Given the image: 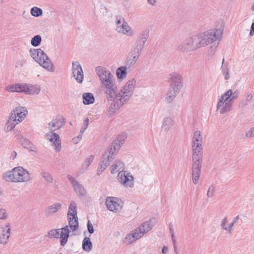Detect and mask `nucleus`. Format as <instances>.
Segmentation results:
<instances>
[{"mask_svg": "<svg viewBox=\"0 0 254 254\" xmlns=\"http://www.w3.org/2000/svg\"><path fill=\"white\" fill-rule=\"evenodd\" d=\"M202 152H192V171H201L202 167Z\"/></svg>", "mask_w": 254, "mask_h": 254, "instance_id": "25", "label": "nucleus"}, {"mask_svg": "<svg viewBox=\"0 0 254 254\" xmlns=\"http://www.w3.org/2000/svg\"><path fill=\"white\" fill-rule=\"evenodd\" d=\"M127 67L122 66L119 67L116 72V76L119 81H123L127 76Z\"/></svg>", "mask_w": 254, "mask_h": 254, "instance_id": "33", "label": "nucleus"}, {"mask_svg": "<svg viewBox=\"0 0 254 254\" xmlns=\"http://www.w3.org/2000/svg\"><path fill=\"white\" fill-rule=\"evenodd\" d=\"M2 178L6 182L13 183H27L32 179L31 174L20 166L5 172L3 174Z\"/></svg>", "mask_w": 254, "mask_h": 254, "instance_id": "3", "label": "nucleus"}, {"mask_svg": "<svg viewBox=\"0 0 254 254\" xmlns=\"http://www.w3.org/2000/svg\"><path fill=\"white\" fill-rule=\"evenodd\" d=\"M42 10L37 7H33L31 9V14L35 17H38L42 14Z\"/></svg>", "mask_w": 254, "mask_h": 254, "instance_id": "46", "label": "nucleus"}, {"mask_svg": "<svg viewBox=\"0 0 254 254\" xmlns=\"http://www.w3.org/2000/svg\"><path fill=\"white\" fill-rule=\"evenodd\" d=\"M180 92V90L169 88L165 97L164 102L167 104L171 103Z\"/></svg>", "mask_w": 254, "mask_h": 254, "instance_id": "29", "label": "nucleus"}, {"mask_svg": "<svg viewBox=\"0 0 254 254\" xmlns=\"http://www.w3.org/2000/svg\"><path fill=\"white\" fill-rule=\"evenodd\" d=\"M238 97L237 92L229 89L219 96L216 105V111L223 115L230 112L233 109L234 101Z\"/></svg>", "mask_w": 254, "mask_h": 254, "instance_id": "2", "label": "nucleus"}, {"mask_svg": "<svg viewBox=\"0 0 254 254\" xmlns=\"http://www.w3.org/2000/svg\"><path fill=\"white\" fill-rule=\"evenodd\" d=\"M250 35L251 36H253L254 35V22L252 23L251 25V29L250 32Z\"/></svg>", "mask_w": 254, "mask_h": 254, "instance_id": "55", "label": "nucleus"}, {"mask_svg": "<svg viewBox=\"0 0 254 254\" xmlns=\"http://www.w3.org/2000/svg\"><path fill=\"white\" fill-rule=\"evenodd\" d=\"M21 144L26 149L31 151H35L36 148L35 146L28 139L21 138L20 140Z\"/></svg>", "mask_w": 254, "mask_h": 254, "instance_id": "38", "label": "nucleus"}, {"mask_svg": "<svg viewBox=\"0 0 254 254\" xmlns=\"http://www.w3.org/2000/svg\"><path fill=\"white\" fill-rule=\"evenodd\" d=\"M118 180L125 188H132L134 186V178L130 173L127 171H120L118 174Z\"/></svg>", "mask_w": 254, "mask_h": 254, "instance_id": "16", "label": "nucleus"}, {"mask_svg": "<svg viewBox=\"0 0 254 254\" xmlns=\"http://www.w3.org/2000/svg\"><path fill=\"white\" fill-rule=\"evenodd\" d=\"M17 155V153L15 151H12L10 155V158L12 159H14Z\"/></svg>", "mask_w": 254, "mask_h": 254, "instance_id": "56", "label": "nucleus"}, {"mask_svg": "<svg viewBox=\"0 0 254 254\" xmlns=\"http://www.w3.org/2000/svg\"><path fill=\"white\" fill-rule=\"evenodd\" d=\"M11 233L9 224L7 223L0 228V243L6 244L8 241Z\"/></svg>", "mask_w": 254, "mask_h": 254, "instance_id": "24", "label": "nucleus"}, {"mask_svg": "<svg viewBox=\"0 0 254 254\" xmlns=\"http://www.w3.org/2000/svg\"><path fill=\"white\" fill-rule=\"evenodd\" d=\"M224 31L223 26L207 30L195 35L199 48L207 45L206 56L208 59H211L215 54L217 46L221 40Z\"/></svg>", "mask_w": 254, "mask_h": 254, "instance_id": "1", "label": "nucleus"}, {"mask_svg": "<svg viewBox=\"0 0 254 254\" xmlns=\"http://www.w3.org/2000/svg\"><path fill=\"white\" fill-rule=\"evenodd\" d=\"M144 234L140 230V228L137 227L130 232V233L126 235L125 237V242L130 244L140 239L143 236Z\"/></svg>", "mask_w": 254, "mask_h": 254, "instance_id": "23", "label": "nucleus"}, {"mask_svg": "<svg viewBox=\"0 0 254 254\" xmlns=\"http://www.w3.org/2000/svg\"><path fill=\"white\" fill-rule=\"evenodd\" d=\"M246 136L248 137H254V127H251L247 132Z\"/></svg>", "mask_w": 254, "mask_h": 254, "instance_id": "51", "label": "nucleus"}, {"mask_svg": "<svg viewBox=\"0 0 254 254\" xmlns=\"http://www.w3.org/2000/svg\"><path fill=\"white\" fill-rule=\"evenodd\" d=\"M148 37L149 33L146 30L142 31L137 37L135 46L132 49L127 59V63L129 66H133L136 63Z\"/></svg>", "mask_w": 254, "mask_h": 254, "instance_id": "4", "label": "nucleus"}, {"mask_svg": "<svg viewBox=\"0 0 254 254\" xmlns=\"http://www.w3.org/2000/svg\"><path fill=\"white\" fill-rule=\"evenodd\" d=\"M62 204L61 203H55L48 206L46 210V214L48 216L55 214L62 208Z\"/></svg>", "mask_w": 254, "mask_h": 254, "instance_id": "31", "label": "nucleus"}, {"mask_svg": "<svg viewBox=\"0 0 254 254\" xmlns=\"http://www.w3.org/2000/svg\"><path fill=\"white\" fill-rule=\"evenodd\" d=\"M82 247L83 250L89 253L92 249V243L89 238L85 237L82 241Z\"/></svg>", "mask_w": 254, "mask_h": 254, "instance_id": "36", "label": "nucleus"}, {"mask_svg": "<svg viewBox=\"0 0 254 254\" xmlns=\"http://www.w3.org/2000/svg\"><path fill=\"white\" fill-rule=\"evenodd\" d=\"M87 229L89 233L93 234L94 232V229L93 225L90 220H88L87 224Z\"/></svg>", "mask_w": 254, "mask_h": 254, "instance_id": "50", "label": "nucleus"}, {"mask_svg": "<svg viewBox=\"0 0 254 254\" xmlns=\"http://www.w3.org/2000/svg\"><path fill=\"white\" fill-rule=\"evenodd\" d=\"M42 42V37L39 35L34 36L31 40V44L33 47L39 46Z\"/></svg>", "mask_w": 254, "mask_h": 254, "instance_id": "44", "label": "nucleus"}, {"mask_svg": "<svg viewBox=\"0 0 254 254\" xmlns=\"http://www.w3.org/2000/svg\"><path fill=\"white\" fill-rule=\"evenodd\" d=\"M26 83H17L8 85L5 90L9 92H18L25 93Z\"/></svg>", "mask_w": 254, "mask_h": 254, "instance_id": "26", "label": "nucleus"}, {"mask_svg": "<svg viewBox=\"0 0 254 254\" xmlns=\"http://www.w3.org/2000/svg\"><path fill=\"white\" fill-rule=\"evenodd\" d=\"M215 191V187L213 186H211L209 187L207 192V196L208 197H212L214 195Z\"/></svg>", "mask_w": 254, "mask_h": 254, "instance_id": "48", "label": "nucleus"}, {"mask_svg": "<svg viewBox=\"0 0 254 254\" xmlns=\"http://www.w3.org/2000/svg\"><path fill=\"white\" fill-rule=\"evenodd\" d=\"M116 30L118 33L128 37H132L135 35L134 30L131 28L123 17L118 16L116 17Z\"/></svg>", "mask_w": 254, "mask_h": 254, "instance_id": "10", "label": "nucleus"}, {"mask_svg": "<svg viewBox=\"0 0 254 254\" xmlns=\"http://www.w3.org/2000/svg\"><path fill=\"white\" fill-rule=\"evenodd\" d=\"M95 71L99 78L101 87L104 90L117 86L114 75L109 69L98 66L96 67Z\"/></svg>", "mask_w": 254, "mask_h": 254, "instance_id": "6", "label": "nucleus"}, {"mask_svg": "<svg viewBox=\"0 0 254 254\" xmlns=\"http://www.w3.org/2000/svg\"><path fill=\"white\" fill-rule=\"evenodd\" d=\"M175 252H177V250H176V248H175Z\"/></svg>", "mask_w": 254, "mask_h": 254, "instance_id": "62", "label": "nucleus"}, {"mask_svg": "<svg viewBox=\"0 0 254 254\" xmlns=\"http://www.w3.org/2000/svg\"><path fill=\"white\" fill-rule=\"evenodd\" d=\"M170 230L171 233H172V232H173V230L172 228H170Z\"/></svg>", "mask_w": 254, "mask_h": 254, "instance_id": "60", "label": "nucleus"}, {"mask_svg": "<svg viewBox=\"0 0 254 254\" xmlns=\"http://www.w3.org/2000/svg\"><path fill=\"white\" fill-rule=\"evenodd\" d=\"M136 85V80L132 78L127 81L119 91L120 102L122 106L127 102L132 96Z\"/></svg>", "mask_w": 254, "mask_h": 254, "instance_id": "7", "label": "nucleus"}, {"mask_svg": "<svg viewBox=\"0 0 254 254\" xmlns=\"http://www.w3.org/2000/svg\"><path fill=\"white\" fill-rule=\"evenodd\" d=\"M148 4L152 6H155L157 4V0H147Z\"/></svg>", "mask_w": 254, "mask_h": 254, "instance_id": "54", "label": "nucleus"}, {"mask_svg": "<svg viewBox=\"0 0 254 254\" xmlns=\"http://www.w3.org/2000/svg\"><path fill=\"white\" fill-rule=\"evenodd\" d=\"M112 102L109 106L108 109V114L109 116H112L113 114H114L117 110H118L119 108H120L122 106L118 105V103L112 101Z\"/></svg>", "mask_w": 254, "mask_h": 254, "instance_id": "42", "label": "nucleus"}, {"mask_svg": "<svg viewBox=\"0 0 254 254\" xmlns=\"http://www.w3.org/2000/svg\"><path fill=\"white\" fill-rule=\"evenodd\" d=\"M117 85L112 88L104 90L106 98L110 101H114L118 103V105L122 106L121 102L120 100V92L117 90Z\"/></svg>", "mask_w": 254, "mask_h": 254, "instance_id": "19", "label": "nucleus"}, {"mask_svg": "<svg viewBox=\"0 0 254 254\" xmlns=\"http://www.w3.org/2000/svg\"><path fill=\"white\" fill-rule=\"evenodd\" d=\"M83 103L84 105H89L94 102L95 99L91 93H84L82 94Z\"/></svg>", "mask_w": 254, "mask_h": 254, "instance_id": "34", "label": "nucleus"}, {"mask_svg": "<svg viewBox=\"0 0 254 254\" xmlns=\"http://www.w3.org/2000/svg\"><path fill=\"white\" fill-rule=\"evenodd\" d=\"M76 216H77L76 204L75 201H71L68 207L67 217Z\"/></svg>", "mask_w": 254, "mask_h": 254, "instance_id": "35", "label": "nucleus"}, {"mask_svg": "<svg viewBox=\"0 0 254 254\" xmlns=\"http://www.w3.org/2000/svg\"><path fill=\"white\" fill-rule=\"evenodd\" d=\"M224 59H223L222 64H223ZM222 71L223 75L225 80H228L230 77V69L227 65H222Z\"/></svg>", "mask_w": 254, "mask_h": 254, "instance_id": "43", "label": "nucleus"}, {"mask_svg": "<svg viewBox=\"0 0 254 254\" xmlns=\"http://www.w3.org/2000/svg\"><path fill=\"white\" fill-rule=\"evenodd\" d=\"M86 130V128L83 127H81V128L80 130L79 134L82 135V134Z\"/></svg>", "mask_w": 254, "mask_h": 254, "instance_id": "58", "label": "nucleus"}, {"mask_svg": "<svg viewBox=\"0 0 254 254\" xmlns=\"http://www.w3.org/2000/svg\"><path fill=\"white\" fill-rule=\"evenodd\" d=\"M94 159V156L93 155H89L87 157H86L84 160L83 162L81 164V168H80V172L84 173L87 171L88 169V168L92 162L93 161Z\"/></svg>", "mask_w": 254, "mask_h": 254, "instance_id": "30", "label": "nucleus"}, {"mask_svg": "<svg viewBox=\"0 0 254 254\" xmlns=\"http://www.w3.org/2000/svg\"><path fill=\"white\" fill-rule=\"evenodd\" d=\"M175 125V121L172 117L168 116L165 117L162 121V129L166 132L169 131Z\"/></svg>", "mask_w": 254, "mask_h": 254, "instance_id": "27", "label": "nucleus"}, {"mask_svg": "<svg viewBox=\"0 0 254 254\" xmlns=\"http://www.w3.org/2000/svg\"><path fill=\"white\" fill-rule=\"evenodd\" d=\"M8 217V215L4 209H0V219H6Z\"/></svg>", "mask_w": 254, "mask_h": 254, "instance_id": "49", "label": "nucleus"}, {"mask_svg": "<svg viewBox=\"0 0 254 254\" xmlns=\"http://www.w3.org/2000/svg\"><path fill=\"white\" fill-rule=\"evenodd\" d=\"M41 175L47 183H52L53 182V178L50 173L44 171L41 172Z\"/></svg>", "mask_w": 254, "mask_h": 254, "instance_id": "45", "label": "nucleus"}, {"mask_svg": "<svg viewBox=\"0 0 254 254\" xmlns=\"http://www.w3.org/2000/svg\"><path fill=\"white\" fill-rule=\"evenodd\" d=\"M239 219V216H237L231 221H229L227 217H225L221 222V227L228 233L231 234L234 230V225L237 223Z\"/></svg>", "mask_w": 254, "mask_h": 254, "instance_id": "22", "label": "nucleus"}, {"mask_svg": "<svg viewBox=\"0 0 254 254\" xmlns=\"http://www.w3.org/2000/svg\"><path fill=\"white\" fill-rule=\"evenodd\" d=\"M82 135L79 133V134L72 138V142L76 144H77L79 141L82 139Z\"/></svg>", "mask_w": 254, "mask_h": 254, "instance_id": "52", "label": "nucleus"}, {"mask_svg": "<svg viewBox=\"0 0 254 254\" xmlns=\"http://www.w3.org/2000/svg\"><path fill=\"white\" fill-rule=\"evenodd\" d=\"M110 163L109 161L105 160L103 158H102L101 162L100 164V167L97 170V173L98 175H100L104 170L110 165Z\"/></svg>", "mask_w": 254, "mask_h": 254, "instance_id": "41", "label": "nucleus"}, {"mask_svg": "<svg viewBox=\"0 0 254 254\" xmlns=\"http://www.w3.org/2000/svg\"><path fill=\"white\" fill-rule=\"evenodd\" d=\"M68 222L69 227L72 231H76L78 227L77 216L68 217Z\"/></svg>", "mask_w": 254, "mask_h": 254, "instance_id": "39", "label": "nucleus"}, {"mask_svg": "<svg viewBox=\"0 0 254 254\" xmlns=\"http://www.w3.org/2000/svg\"><path fill=\"white\" fill-rule=\"evenodd\" d=\"M154 226V223L153 221L151 220H149L143 222L141 225L139 226L138 227L139 228H140V230L143 232V234L144 235L145 234L148 233L149 231H150Z\"/></svg>", "mask_w": 254, "mask_h": 254, "instance_id": "32", "label": "nucleus"}, {"mask_svg": "<svg viewBox=\"0 0 254 254\" xmlns=\"http://www.w3.org/2000/svg\"><path fill=\"white\" fill-rule=\"evenodd\" d=\"M250 9L252 11L254 12V2L252 4Z\"/></svg>", "mask_w": 254, "mask_h": 254, "instance_id": "59", "label": "nucleus"}, {"mask_svg": "<svg viewBox=\"0 0 254 254\" xmlns=\"http://www.w3.org/2000/svg\"><path fill=\"white\" fill-rule=\"evenodd\" d=\"M41 91V87L37 84L26 83L25 94L28 95H37Z\"/></svg>", "mask_w": 254, "mask_h": 254, "instance_id": "28", "label": "nucleus"}, {"mask_svg": "<svg viewBox=\"0 0 254 254\" xmlns=\"http://www.w3.org/2000/svg\"><path fill=\"white\" fill-rule=\"evenodd\" d=\"M167 81L169 83L170 88L181 90L183 87V78L181 74L178 72H172L167 76Z\"/></svg>", "mask_w": 254, "mask_h": 254, "instance_id": "14", "label": "nucleus"}, {"mask_svg": "<svg viewBox=\"0 0 254 254\" xmlns=\"http://www.w3.org/2000/svg\"><path fill=\"white\" fill-rule=\"evenodd\" d=\"M72 75L76 81L81 83L83 82L84 74L81 65L77 61L73 62L72 63Z\"/></svg>", "mask_w": 254, "mask_h": 254, "instance_id": "18", "label": "nucleus"}, {"mask_svg": "<svg viewBox=\"0 0 254 254\" xmlns=\"http://www.w3.org/2000/svg\"><path fill=\"white\" fill-rule=\"evenodd\" d=\"M67 178L71 184L75 193L78 196L81 197L85 195V189L79 182L70 175H67Z\"/></svg>", "mask_w": 254, "mask_h": 254, "instance_id": "21", "label": "nucleus"}, {"mask_svg": "<svg viewBox=\"0 0 254 254\" xmlns=\"http://www.w3.org/2000/svg\"><path fill=\"white\" fill-rule=\"evenodd\" d=\"M171 236H172V238L173 239V238H174V232H172V233H171Z\"/></svg>", "mask_w": 254, "mask_h": 254, "instance_id": "61", "label": "nucleus"}, {"mask_svg": "<svg viewBox=\"0 0 254 254\" xmlns=\"http://www.w3.org/2000/svg\"><path fill=\"white\" fill-rule=\"evenodd\" d=\"M45 139L50 142V145L53 147L55 151L60 152L62 148V141L60 135L55 132H48L44 135Z\"/></svg>", "mask_w": 254, "mask_h": 254, "instance_id": "11", "label": "nucleus"}, {"mask_svg": "<svg viewBox=\"0 0 254 254\" xmlns=\"http://www.w3.org/2000/svg\"><path fill=\"white\" fill-rule=\"evenodd\" d=\"M202 137L199 130H196L193 133L192 137V152H202Z\"/></svg>", "mask_w": 254, "mask_h": 254, "instance_id": "17", "label": "nucleus"}, {"mask_svg": "<svg viewBox=\"0 0 254 254\" xmlns=\"http://www.w3.org/2000/svg\"><path fill=\"white\" fill-rule=\"evenodd\" d=\"M123 201L116 197H107L105 201V205L107 209L114 213H119L123 207Z\"/></svg>", "mask_w": 254, "mask_h": 254, "instance_id": "12", "label": "nucleus"}, {"mask_svg": "<svg viewBox=\"0 0 254 254\" xmlns=\"http://www.w3.org/2000/svg\"><path fill=\"white\" fill-rule=\"evenodd\" d=\"M28 111L25 107L18 106L14 108L9 114V116L18 124L27 117Z\"/></svg>", "mask_w": 254, "mask_h": 254, "instance_id": "15", "label": "nucleus"}, {"mask_svg": "<svg viewBox=\"0 0 254 254\" xmlns=\"http://www.w3.org/2000/svg\"><path fill=\"white\" fill-rule=\"evenodd\" d=\"M124 163L120 161H116L111 167V173L115 174L119 171L124 169Z\"/></svg>", "mask_w": 254, "mask_h": 254, "instance_id": "40", "label": "nucleus"}, {"mask_svg": "<svg viewBox=\"0 0 254 254\" xmlns=\"http://www.w3.org/2000/svg\"><path fill=\"white\" fill-rule=\"evenodd\" d=\"M69 230L67 225L58 229H53L47 233V237L50 239H60V244L64 246L67 242L69 236Z\"/></svg>", "mask_w": 254, "mask_h": 254, "instance_id": "9", "label": "nucleus"}, {"mask_svg": "<svg viewBox=\"0 0 254 254\" xmlns=\"http://www.w3.org/2000/svg\"><path fill=\"white\" fill-rule=\"evenodd\" d=\"M168 252V248L165 247V246H164L162 247V253L164 254H166Z\"/></svg>", "mask_w": 254, "mask_h": 254, "instance_id": "57", "label": "nucleus"}, {"mask_svg": "<svg viewBox=\"0 0 254 254\" xmlns=\"http://www.w3.org/2000/svg\"><path fill=\"white\" fill-rule=\"evenodd\" d=\"M65 123V119L63 117H57L48 123L47 127L49 132H55L64 127Z\"/></svg>", "mask_w": 254, "mask_h": 254, "instance_id": "20", "label": "nucleus"}, {"mask_svg": "<svg viewBox=\"0 0 254 254\" xmlns=\"http://www.w3.org/2000/svg\"><path fill=\"white\" fill-rule=\"evenodd\" d=\"M29 52L30 57L43 68L49 72L55 71L53 63L41 49L31 48Z\"/></svg>", "mask_w": 254, "mask_h": 254, "instance_id": "5", "label": "nucleus"}, {"mask_svg": "<svg viewBox=\"0 0 254 254\" xmlns=\"http://www.w3.org/2000/svg\"><path fill=\"white\" fill-rule=\"evenodd\" d=\"M199 48L195 35L186 39L179 46V49L182 52L193 51Z\"/></svg>", "mask_w": 254, "mask_h": 254, "instance_id": "13", "label": "nucleus"}, {"mask_svg": "<svg viewBox=\"0 0 254 254\" xmlns=\"http://www.w3.org/2000/svg\"><path fill=\"white\" fill-rule=\"evenodd\" d=\"M201 171H192V181L194 185L198 183Z\"/></svg>", "mask_w": 254, "mask_h": 254, "instance_id": "47", "label": "nucleus"}, {"mask_svg": "<svg viewBox=\"0 0 254 254\" xmlns=\"http://www.w3.org/2000/svg\"><path fill=\"white\" fill-rule=\"evenodd\" d=\"M18 124L16 122H15V121L9 116L8 120L4 126V129L6 132H8L12 130Z\"/></svg>", "mask_w": 254, "mask_h": 254, "instance_id": "37", "label": "nucleus"}, {"mask_svg": "<svg viewBox=\"0 0 254 254\" xmlns=\"http://www.w3.org/2000/svg\"><path fill=\"white\" fill-rule=\"evenodd\" d=\"M89 124V119L88 118H85L84 120L83 125L82 127L87 129Z\"/></svg>", "mask_w": 254, "mask_h": 254, "instance_id": "53", "label": "nucleus"}, {"mask_svg": "<svg viewBox=\"0 0 254 254\" xmlns=\"http://www.w3.org/2000/svg\"><path fill=\"white\" fill-rule=\"evenodd\" d=\"M125 138V136L124 135L118 136L111 144L108 151L103 155L102 158L109 161L110 163L117 154L121 147L123 144Z\"/></svg>", "mask_w": 254, "mask_h": 254, "instance_id": "8", "label": "nucleus"}]
</instances>
